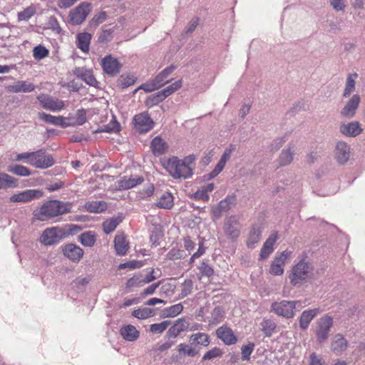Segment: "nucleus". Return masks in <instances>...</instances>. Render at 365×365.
<instances>
[{"instance_id": "f257e3e1", "label": "nucleus", "mask_w": 365, "mask_h": 365, "mask_svg": "<svg viewBox=\"0 0 365 365\" xmlns=\"http://www.w3.org/2000/svg\"><path fill=\"white\" fill-rule=\"evenodd\" d=\"M72 203L51 200L43 203L39 210L34 212V217L39 221H47L55 217L71 212Z\"/></svg>"}, {"instance_id": "f03ea898", "label": "nucleus", "mask_w": 365, "mask_h": 365, "mask_svg": "<svg viewBox=\"0 0 365 365\" xmlns=\"http://www.w3.org/2000/svg\"><path fill=\"white\" fill-rule=\"evenodd\" d=\"M314 270L313 263L307 256H303L292 267L289 274L290 283L294 287L302 285L309 279Z\"/></svg>"}, {"instance_id": "7ed1b4c3", "label": "nucleus", "mask_w": 365, "mask_h": 365, "mask_svg": "<svg viewBox=\"0 0 365 365\" xmlns=\"http://www.w3.org/2000/svg\"><path fill=\"white\" fill-rule=\"evenodd\" d=\"M165 168L175 179H187L193 175L192 168L187 167L178 157H172L164 163Z\"/></svg>"}, {"instance_id": "20e7f679", "label": "nucleus", "mask_w": 365, "mask_h": 365, "mask_svg": "<svg viewBox=\"0 0 365 365\" xmlns=\"http://www.w3.org/2000/svg\"><path fill=\"white\" fill-rule=\"evenodd\" d=\"M300 305L299 301L282 300L272 303L270 311L285 319H291L295 315L294 310Z\"/></svg>"}, {"instance_id": "39448f33", "label": "nucleus", "mask_w": 365, "mask_h": 365, "mask_svg": "<svg viewBox=\"0 0 365 365\" xmlns=\"http://www.w3.org/2000/svg\"><path fill=\"white\" fill-rule=\"evenodd\" d=\"M332 325L333 319L329 315H324L318 319L316 329V336L318 342L323 343L329 338Z\"/></svg>"}, {"instance_id": "423d86ee", "label": "nucleus", "mask_w": 365, "mask_h": 365, "mask_svg": "<svg viewBox=\"0 0 365 365\" xmlns=\"http://www.w3.org/2000/svg\"><path fill=\"white\" fill-rule=\"evenodd\" d=\"M224 232L227 237L233 241L240 235L241 225L238 215H234L228 217L224 224Z\"/></svg>"}, {"instance_id": "0eeeda50", "label": "nucleus", "mask_w": 365, "mask_h": 365, "mask_svg": "<svg viewBox=\"0 0 365 365\" xmlns=\"http://www.w3.org/2000/svg\"><path fill=\"white\" fill-rule=\"evenodd\" d=\"M63 231L57 227L46 228L41 234L39 241L46 246L58 243L63 238Z\"/></svg>"}, {"instance_id": "6e6552de", "label": "nucleus", "mask_w": 365, "mask_h": 365, "mask_svg": "<svg viewBox=\"0 0 365 365\" xmlns=\"http://www.w3.org/2000/svg\"><path fill=\"white\" fill-rule=\"evenodd\" d=\"M54 164V160L51 155H46L44 149L32 152L31 165L37 168L46 169Z\"/></svg>"}, {"instance_id": "1a4fd4ad", "label": "nucleus", "mask_w": 365, "mask_h": 365, "mask_svg": "<svg viewBox=\"0 0 365 365\" xmlns=\"http://www.w3.org/2000/svg\"><path fill=\"white\" fill-rule=\"evenodd\" d=\"M91 11V4L83 2L76 9L70 12V22L73 25H79L82 24Z\"/></svg>"}, {"instance_id": "9d476101", "label": "nucleus", "mask_w": 365, "mask_h": 365, "mask_svg": "<svg viewBox=\"0 0 365 365\" xmlns=\"http://www.w3.org/2000/svg\"><path fill=\"white\" fill-rule=\"evenodd\" d=\"M292 252L284 250L272 261L269 272L273 275H282L284 273V266L287 259L291 256Z\"/></svg>"}, {"instance_id": "9b49d317", "label": "nucleus", "mask_w": 365, "mask_h": 365, "mask_svg": "<svg viewBox=\"0 0 365 365\" xmlns=\"http://www.w3.org/2000/svg\"><path fill=\"white\" fill-rule=\"evenodd\" d=\"M235 150L233 145H230L225 148L223 154L222 155L219 162L215 168L207 175V180H211L217 176L224 169L227 162L230 160L232 153Z\"/></svg>"}, {"instance_id": "f8f14e48", "label": "nucleus", "mask_w": 365, "mask_h": 365, "mask_svg": "<svg viewBox=\"0 0 365 365\" xmlns=\"http://www.w3.org/2000/svg\"><path fill=\"white\" fill-rule=\"evenodd\" d=\"M133 120L135 129L141 133H147L153 128V121L147 113L135 115Z\"/></svg>"}, {"instance_id": "ddd939ff", "label": "nucleus", "mask_w": 365, "mask_h": 365, "mask_svg": "<svg viewBox=\"0 0 365 365\" xmlns=\"http://www.w3.org/2000/svg\"><path fill=\"white\" fill-rule=\"evenodd\" d=\"M63 255L73 262H78L83 256V250L78 245L70 243L62 247Z\"/></svg>"}, {"instance_id": "4468645a", "label": "nucleus", "mask_w": 365, "mask_h": 365, "mask_svg": "<svg viewBox=\"0 0 365 365\" xmlns=\"http://www.w3.org/2000/svg\"><path fill=\"white\" fill-rule=\"evenodd\" d=\"M43 196V192L40 190H26L10 197L11 202H26L34 199H38Z\"/></svg>"}, {"instance_id": "2eb2a0df", "label": "nucleus", "mask_w": 365, "mask_h": 365, "mask_svg": "<svg viewBox=\"0 0 365 365\" xmlns=\"http://www.w3.org/2000/svg\"><path fill=\"white\" fill-rule=\"evenodd\" d=\"M339 131L346 137L354 138L360 135L363 129L358 121H351L341 123L339 126Z\"/></svg>"}, {"instance_id": "dca6fc26", "label": "nucleus", "mask_w": 365, "mask_h": 365, "mask_svg": "<svg viewBox=\"0 0 365 365\" xmlns=\"http://www.w3.org/2000/svg\"><path fill=\"white\" fill-rule=\"evenodd\" d=\"M102 67L104 72L111 77L119 73L120 70V65L118 60L110 56H106L103 59Z\"/></svg>"}, {"instance_id": "f3484780", "label": "nucleus", "mask_w": 365, "mask_h": 365, "mask_svg": "<svg viewBox=\"0 0 365 365\" xmlns=\"http://www.w3.org/2000/svg\"><path fill=\"white\" fill-rule=\"evenodd\" d=\"M73 73L91 86L96 87L98 85V81L95 78L93 71L90 69L84 67H76L73 70Z\"/></svg>"}, {"instance_id": "a211bd4d", "label": "nucleus", "mask_w": 365, "mask_h": 365, "mask_svg": "<svg viewBox=\"0 0 365 365\" xmlns=\"http://www.w3.org/2000/svg\"><path fill=\"white\" fill-rule=\"evenodd\" d=\"M38 100L43 108L52 111L61 110L65 106L63 101L55 99L49 96H38Z\"/></svg>"}, {"instance_id": "6ab92c4d", "label": "nucleus", "mask_w": 365, "mask_h": 365, "mask_svg": "<svg viewBox=\"0 0 365 365\" xmlns=\"http://www.w3.org/2000/svg\"><path fill=\"white\" fill-rule=\"evenodd\" d=\"M360 103L359 95H354L341 109L340 114L342 117L351 118L356 114V110Z\"/></svg>"}, {"instance_id": "aec40b11", "label": "nucleus", "mask_w": 365, "mask_h": 365, "mask_svg": "<svg viewBox=\"0 0 365 365\" xmlns=\"http://www.w3.org/2000/svg\"><path fill=\"white\" fill-rule=\"evenodd\" d=\"M350 157V147L344 142L339 141L336 145L335 158L337 162L341 165L346 163Z\"/></svg>"}, {"instance_id": "412c9836", "label": "nucleus", "mask_w": 365, "mask_h": 365, "mask_svg": "<svg viewBox=\"0 0 365 365\" xmlns=\"http://www.w3.org/2000/svg\"><path fill=\"white\" fill-rule=\"evenodd\" d=\"M320 310L319 308L307 309L302 312L299 317V324L302 330L305 331L308 329L311 322L318 315Z\"/></svg>"}, {"instance_id": "4be33fe9", "label": "nucleus", "mask_w": 365, "mask_h": 365, "mask_svg": "<svg viewBox=\"0 0 365 365\" xmlns=\"http://www.w3.org/2000/svg\"><path fill=\"white\" fill-rule=\"evenodd\" d=\"M216 334L227 345L234 344L237 341L232 330L226 326L219 327L216 331Z\"/></svg>"}, {"instance_id": "5701e85b", "label": "nucleus", "mask_w": 365, "mask_h": 365, "mask_svg": "<svg viewBox=\"0 0 365 365\" xmlns=\"http://www.w3.org/2000/svg\"><path fill=\"white\" fill-rule=\"evenodd\" d=\"M144 178L141 176L124 177L118 181V187L120 190H128L141 184Z\"/></svg>"}, {"instance_id": "b1692460", "label": "nucleus", "mask_w": 365, "mask_h": 365, "mask_svg": "<svg viewBox=\"0 0 365 365\" xmlns=\"http://www.w3.org/2000/svg\"><path fill=\"white\" fill-rule=\"evenodd\" d=\"M176 68L177 66L172 64L164 68L154 78L160 88L171 81L172 78H170V76Z\"/></svg>"}, {"instance_id": "393cba45", "label": "nucleus", "mask_w": 365, "mask_h": 365, "mask_svg": "<svg viewBox=\"0 0 365 365\" xmlns=\"http://www.w3.org/2000/svg\"><path fill=\"white\" fill-rule=\"evenodd\" d=\"M277 233L272 234L264 242L263 246L260 251V258L262 259H267L269 255L273 252V245L277 240Z\"/></svg>"}, {"instance_id": "a878e982", "label": "nucleus", "mask_w": 365, "mask_h": 365, "mask_svg": "<svg viewBox=\"0 0 365 365\" xmlns=\"http://www.w3.org/2000/svg\"><path fill=\"white\" fill-rule=\"evenodd\" d=\"M35 89V86L26 81H19L8 86V90L12 93H29Z\"/></svg>"}, {"instance_id": "bb28decb", "label": "nucleus", "mask_w": 365, "mask_h": 365, "mask_svg": "<svg viewBox=\"0 0 365 365\" xmlns=\"http://www.w3.org/2000/svg\"><path fill=\"white\" fill-rule=\"evenodd\" d=\"M262 235L260 227L257 225H253L249 232L247 240V246L249 249L255 247V245L259 242Z\"/></svg>"}, {"instance_id": "cd10ccee", "label": "nucleus", "mask_w": 365, "mask_h": 365, "mask_svg": "<svg viewBox=\"0 0 365 365\" xmlns=\"http://www.w3.org/2000/svg\"><path fill=\"white\" fill-rule=\"evenodd\" d=\"M150 148L155 156H160L165 153L168 145L160 136H156L151 141Z\"/></svg>"}, {"instance_id": "c85d7f7f", "label": "nucleus", "mask_w": 365, "mask_h": 365, "mask_svg": "<svg viewBox=\"0 0 365 365\" xmlns=\"http://www.w3.org/2000/svg\"><path fill=\"white\" fill-rule=\"evenodd\" d=\"M114 247L116 253L118 255L123 256L127 253L129 245L126 242L125 237L123 234L117 235L114 239Z\"/></svg>"}, {"instance_id": "c756f323", "label": "nucleus", "mask_w": 365, "mask_h": 365, "mask_svg": "<svg viewBox=\"0 0 365 365\" xmlns=\"http://www.w3.org/2000/svg\"><path fill=\"white\" fill-rule=\"evenodd\" d=\"M346 348L347 341L346 339L340 334H336L331 341V350L336 354H339L345 351Z\"/></svg>"}, {"instance_id": "7c9ffc66", "label": "nucleus", "mask_w": 365, "mask_h": 365, "mask_svg": "<svg viewBox=\"0 0 365 365\" xmlns=\"http://www.w3.org/2000/svg\"><path fill=\"white\" fill-rule=\"evenodd\" d=\"M123 220V217L122 214L106 220L102 225L103 232L106 234L113 232Z\"/></svg>"}, {"instance_id": "2f4dec72", "label": "nucleus", "mask_w": 365, "mask_h": 365, "mask_svg": "<svg viewBox=\"0 0 365 365\" xmlns=\"http://www.w3.org/2000/svg\"><path fill=\"white\" fill-rule=\"evenodd\" d=\"M120 333L124 339L129 341H135L139 337V331L130 324L123 327Z\"/></svg>"}, {"instance_id": "473e14b6", "label": "nucleus", "mask_w": 365, "mask_h": 365, "mask_svg": "<svg viewBox=\"0 0 365 365\" xmlns=\"http://www.w3.org/2000/svg\"><path fill=\"white\" fill-rule=\"evenodd\" d=\"M173 197L170 192L163 193L155 203V206L160 209L170 210L173 207Z\"/></svg>"}, {"instance_id": "72a5a7b5", "label": "nucleus", "mask_w": 365, "mask_h": 365, "mask_svg": "<svg viewBox=\"0 0 365 365\" xmlns=\"http://www.w3.org/2000/svg\"><path fill=\"white\" fill-rule=\"evenodd\" d=\"M294 155V146H289L287 149H284L278 158L279 165L280 166L288 165L292 162Z\"/></svg>"}, {"instance_id": "f704fd0d", "label": "nucleus", "mask_w": 365, "mask_h": 365, "mask_svg": "<svg viewBox=\"0 0 365 365\" xmlns=\"http://www.w3.org/2000/svg\"><path fill=\"white\" fill-rule=\"evenodd\" d=\"M183 319H178L175 324L168 329L166 336L170 338H176L182 331L185 330Z\"/></svg>"}, {"instance_id": "c9c22d12", "label": "nucleus", "mask_w": 365, "mask_h": 365, "mask_svg": "<svg viewBox=\"0 0 365 365\" xmlns=\"http://www.w3.org/2000/svg\"><path fill=\"white\" fill-rule=\"evenodd\" d=\"M87 211L92 213H99L107 209V203L105 201H91L85 205Z\"/></svg>"}, {"instance_id": "e433bc0d", "label": "nucleus", "mask_w": 365, "mask_h": 365, "mask_svg": "<svg viewBox=\"0 0 365 365\" xmlns=\"http://www.w3.org/2000/svg\"><path fill=\"white\" fill-rule=\"evenodd\" d=\"M78 241L85 247H93L96 242V235L91 231H87L81 234Z\"/></svg>"}, {"instance_id": "4c0bfd02", "label": "nucleus", "mask_w": 365, "mask_h": 365, "mask_svg": "<svg viewBox=\"0 0 365 365\" xmlns=\"http://www.w3.org/2000/svg\"><path fill=\"white\" fill-rule=\"evenodd\" d=\"M214 190V184L208 183L202 186L195 194L194 197L197 200H202L205 202L209 200L210 197L208 193Z\"/></svg>"}, {"instance_id": "58836bf2", "label": "nucleus", "mask_w": 365, "mask_h": 365, "mask_svg": "<svg viewBox=\"0 0 365 365\" xmlns=\"http://www.w3.org/2000/svg\"><path fill=\"white\" fill-rule=\"evenodd\" d=\"M236 198L235 196H227L221 200L218 205V212L215 211V215H219L221 212H226L231 209L232 206L235 204Z\"/></svg>"}, {"instance_id": "ea45409f", "label": "nucleus", "mask_w": 365, "mask_h": 365, "mask_svg": "<svg viewBox=\"0 0 365 365\" xmlns=\"http://www.w3.org/2000/svg\"><path fill=\"white\" fill-rule=\"evenodd\" d=\"M182 309L183 306L181 303H178L169 307L165 308L162 310L161 314L163 317H175L180 314Z\"/></svg>"}, {"instance_id": "a19ab883", "label": "nucleus", "mask_w": 365, "mask_h": 365, "mask_svg": "<svg viewBox=\"0 0 365 365\" xmlns=\"http://www.w3.org/2000/svg\"><path fill=\"white\" fill-rule=\"evenodd\" d=\"M136 80L137 78L134 75L123 73L118 78L117 83L122 88H125L133 85Z\"/></svg>"}, {"instance_id": "79ce46f5", "label": "nucleus", "mask_w": 365, "mask_h": 365, "mask_svg": "<svg viewBox=\"0 0 365 365\" xmlns=\"http://www.w3.org/2000/svg\"><path fill=\"white\" fill-rule=\"evenodd\" d=\"M357 78V74L356 73L349 74L346 78V86L344 91L343 96L348 97L351 95L352 92H354L355 89L356 85V79Z\"/></svg>"}, {"instance_id": "37998d69", "label": "nucleus", "mask_w": 365, "mask_h": 365, "mask_svg": "<svg viewBox=\"0 0 365 365\" xmlns=\"http://www.w3.org/2000/svg\"><path fill=\"white\" fill-rule=\"evenodd\" d=\"M261 329L265 336L270 337L274 333L277 324L271 319H263L261 323Z\"/></svg>"}, {"instance_id": "c03bdc74", "label": "nucleus", "mask_w": 365, "mask_h": 365, "mask_svg": "<svg viewBox=\"0 0 365 365\" xmlns=\"http://www.w3.org/2000/svg\"><path fill=\"white\" fill-rule=\"evenodd\" d=\"M190 341L203 346H207L210 344V337L205 333L193 334L190 337Z\"/></svg>"}, {"instance_id": "a18cd8bd", "label": "nucleus", "mask_w": 365, "mask_h": 365, "mask_svg": "<svg viewBox=\"0 0 365 365\" xmlns=\"http://www.w3.org/2000/svg\"><path fill=\"white\" fill-rule=\"evenodd\" d=\"M165 99V98L164 95L163 94L162 91H160L157 93H155L148 96L145 101V104L148 107H153L163 101Z\"/></svg>"}, {"instance_id": "49530a36", "label": "nucleus", "mask_w": 365, "mask_h": 365, "mask_svg": "<svg viewBox=\"0 0 365 365\" xmlns=\"http://www.w3.org/2000/svg\"><path fill=\"white\" fill-rule=\"evenodd\" d=\"M225 312L221 307H216L211 313L210 322L212 324H217L220 323L224 317Z\"/></svg>"}, {"instance_id": "de8ad7c7", "label": "nucleus", "mask_w": 365, "mask_h": 365, "mask_svg": "<svg viewBox=\"0 0 365 365\" xmlns=\"http://www.w3.org/2000/svg\"><path fill=\"white\" fill-rule=\"evenodd\" d=\"M16 185L14 178L8 174L0 173V189H5Z\"/></svg>"}, {"instance_id": "09e8293b", "label": "nucleus", "mask_w": 365, "mask_h": 365, "mask_svg": "<svg viewBox=\"0 0 365 365\" xmlns=\"http://www.w3.org/2000/svg\"><path fill=\"white\" fill-rule=\"evenodd\" d=\"M9 171L21 177H26L31 175L29 169L21 165H14L9 168Z\"/></svg>"}, {"instance_id": "8fccbe9b", "label": "nucleus", "mask_w": 365, "mask_h": 365, "mask_svg": "<svg viewBox=\"0 0 365 365\" xmlns=\"http://www.w3.org/2000/svg\"><path fill=\"white\" fill-rule=\"evenodd\" d=\"M182 85V79H180L170 86H167L164 89L161 90L163 94L164 95L165 98H168L170 95H172L173 93L179 90Z\"/></svg>"}, {"instance_id": "3c124183", "label": "nucleus", "mask_w": 365, "mask_h": 365, "mask_svg": "<svg viewBox=\"0 0 365 365\" xmlns=\"http://www.w3.org/2000/svg\"><path fill=\"white\" fill-rule=\"evenodd\" d=\"M36 13L35 7L30 6L22 11L19 12L18 14V19L19 21H29Z\"/></svg>"}, {"instance_id": "603ef678", "label": "nucleus", "mask_w": 365, "mask_h": 365, "mask_svg": "<svg viewBox=\"0 0 365 365\" xmlns=\"http://www.w3.org/2000/svg\"><path fill=\"white\" fill-rule=\"evenodd\" d=\"M132 314L133 317L138 319H145L153 316V312L151 309L145 307L142 309H135L133 312Z\"/></svg>"}, {"instance_id": "864d4df0", "label": "nucleus", "mask_w": 365, "mask_h": 365, "mask_svg": "<svg viewBox=\"0 0 365 365\" xmlns=\"http://www.w3.org/2000/svg\"><path fill=\"white\" fill-rule=\"evenodd\" d=\"M159 88H160V86L155 81V78H153L151 81L141 84L137 90H143L146 93H150Z\"/></svg>"}, {"instance_id": "5fc2aeb1", "label": "nucleus", "mask_w": 365, "mask_h": 365, "mask_svg": "<svg viewBox=\"0 0 365 365\" xmlns=\"http://www.w3.org/2000/svg\"><path fill=\"white\" fill-rule=\"evenodd\" d=\"M38 116L40 119L45 121L47 123L58 125V124H61V116H54L51 114H47L46 113H38Z\"/></svg>"}, {"instance_id": "6e6d98bb", "label": "nucleus", "mask_w": 365, "mask_h": 365, "mask_svg": "<svg viewBox=\"0 0 365 365\" xmlns=\"http://www.w3.org/2000/svg\"><path fill=\"white\" fill-rule=\"evenodd\" d=\"M193 289V282L191 279H185L184 282L182 284V289L181 293L179 296L180 299H182L189 294H190L192 292Z\"/></svg>"}, {"instance_id": "4d7b16f0", "label": "nucleus", "mask_w": 365, "mask_h": 365, "mask_svg": "<svg viewBox=\"0 0 365 365\" xmlns=\"http://www.w3.org/2000/svg\"><path fill=\"white\" fill-rule=\"evenodd\" d=\"M186 255H187L185 254V252L183 250L173 248L168 252L166 257L169 260H175V259L185 258L186 257Z\"/></svg>"}, {"instance_id": "13d9d810", "label": "nucleus", "mask_w": 365, "mask_h": 365, "mask_svg": "<svg viewBox=\"0 0 365 365\" xmlns=\"http://www.w3.org/2000/svg\"><path fill=\"white\" fill-rule=\"evenodd\" d=\"M169 321H164L158 324H153L150 325V331L153 334L163 333L170 324Z\"/></svg>"}, {"instance_id": "bf43d9fd", "label": "nucleus", "mask_w": 365, "mask_h": 365, "mask_svg": "<svg viewBox=\"0 0 365 365\" xmlns=\"http://www.w3.org/2000/svg\"><path fill=\"white\" fill-rule=\"evenodd\" d=\"M77 46H89L91 40V35L88 33H79L76 36Z\"/></svg>"}, {"instance_id": "052dcab7", "label": "nucleus", "mask_w": 365, "mask_h": 365, "mask_svg": "<svg viewBox=\"0 0 365 365\" xmlns=\"http://www.w3.org/2000/svg\"><path fill=\"white\" fill-rule=\"evenodd\" d=\"M200 19L197 16L192 18L185 29L184 34L190 35L196 29L199 24Z\"/></svg>"}, {"instance_id": "680f3d73", "label": "nucleus", "mask_w": 365, "mask_h": 365, "mask_svg": "<svg viewBox=\"0 0 365 365\" xmlns=\"http://www.w3.org/2000/svg\"><path fill=\"white\" fill-rule=\"evenodd\" d=\"M222 352L219 348L214 347L213 349L208 351L207 352H206L204 354V356L202 357V360H204V361L210 360V359H215L217 357H220L222 356Z\"/></svg>"}, {"instance_id": "e2e57ef3", "label": "nucleus", "mask_w": 365, "mask_h": 365, "mask_svg": "<svg viewBox=\"0 0 365 365\" xmlns=\"http://www.w3.org/2000/svg\"><path fill=\"white\" fill-rule=\"evenodd\" d=\"M143 285H144V283L141 276H134L130 278L126 282V288L141 287Z\"/></svg>"}, {"instance_id": "0e129e2a", "label": "nucleus", "mask_w": 365, "mask_h": 365, "mask_svg": "<svg viewBox=\"0 0 365 365\" xmlns=\"http://www.w3.org/2000/svg\"><path fill=\"white\" fill-rule=\"evenodd\" d=\"M87 121L86 112L83 108L78 109L76 113V120L73 125H82Z\"/></svg>"}, {"instance_id": "69168bd1", "label": "nucleus", "mask_w": 365, "mask_h": 365, "mask_svg": "<svg viewBox=\"0 0 365 365\" xmlns=\"http://www.w3.org/2000/svg\"><path fill=\"white\" fill-rule=\"evenodd\" d=\"M178 351L180 354H186L190 356H194L197 354L198 351L192 347H189L187 345L185 344H180L178 346Z\"/></svg>"}, {"instance_id": "338daca9", "label": "nucleus", "mask_w": 365, "mask_h": 365, "mask_svg": "<svg viewBox=\"0 0 365 365\" xmlns=\"http://www.w3.org/2000/svg\"><path fill=\"white\" fill-rule=\"evenodd\" d=\"M34 57L36 60H41L48 55V51L46 47H34Z\"/></svg>"}, {"instance_id": "774afa93", "label": "nucleus", "mask_w": 365, "mask_h": 365, "mask_svg": "<svg viewBox=\"0 0 365 365\" xmlns=\"http://www.w3.org/2000/svg\"><path fill=\"white\" fill-rule=\"evenodd\" d=\"M254 349V344L250 343L247 345H244L242 347V359L243 360H249L250 355Z\"/></svg>"}]
</instances>
